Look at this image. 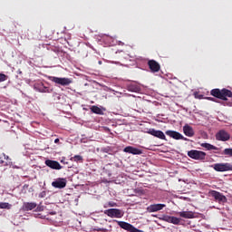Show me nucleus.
<instances>
[{
	"label": "nucleus",
	"mask_w": 232,
	"mask_h": 232,
	"mask_svg": "<svg viewBox=\"0 0 232 232\" xmlns=\"http://www.w3.org/2000/svg\"><path fill=\"white\" fill-rule=\"evenodd\" d=\"M118 226H120V227H121V229H125L126 231H130V232H144L142 230H140L139 228L133 227V225L128 223V222H124V221H116Z\"/></svg>",
	"instance_id": "5"
},
{
	"label": "nucleus",
	"mask_w": 232,
	"mask_h": 232,
	"mask_svg": "<svg viewBox=\"0 0 232 232\" xmlns=\"http://www.w3.org/2000/svg\"><path fill=\"white\" fill-rule=\"evenodd\" d=\"M8 79V76H6L5 73H0V82H5Z\"/></svg>",
	"instance_id": "26"
},
{
	"label": "nucleus",
	"mask_w": 232,
	"mask_h": 232,
	"mask_svg": "<svg viewBox=\"0 0 232 232\" xmlns=\"http://www.w3.org/2000/svg\"><path fill=\"white\" fill-rule=\"evenodd\" d=\"M149 135H152V137H157V139H160L161 140H166V135L162 130H157L155 129H149L147 130Z\"/></svg>",
	"instance_id": "9"
},
{
	"label": "nucleus",
	"mask_w": 232,
	"mask_h": 232,
	"mask_svg": "<svg viewBox=\"0 0 232 232\" xmlns=\"http://www.w3.org/2000/svg\"><path fill=\"white\" fill-rule=\"evenodd\" d=\"M166 135L171 137V139H175V140H188V139L184 138L180 132H177L175 130H167Z\"/></svg>",
	"instance_id": "10"
},
{
	"label": "nucleus",
	"mask_w": 232,
	"mask_h": 232,
	"mask_svg": "<svg viewBox=\"0 0 232 232\" xmlns=\"http://www.w3.org/2000/svg\"><path fill=\"white\" fill-rule=\"evenodd\" d=\"M231 139V135L229 132L220 130L216 133V140H220L221 142H227V140H229Z\"/></svg>",
	"instance_id": "7"
},
{
	"label": "nucleus",
	"mask_w": 232,
	"mask_h": 232,
	"mask_svg": "<svg viewBox=\"0 0 232 232\" xmlns=\"http://www.w3.org/2000/svg\"><path fill=\"white\" fill-rule=\"evenodd\" d=\"M165 220L169 224H174L175 226H179V224H180L181 219L180 218H177V217H167Z\"/></svg>",
	"instance_id": "20"
},
{
	"label": "nucleus",
	"mask_w": 232,
	"mask_h": 232,
	"mask_svg": "<svg viewBox=\"0 0 232 232\" xmlns=\"http://www.w3.org/2000/svg\"><path fill=\"white\" fill-rule=\"evenodd\" d=\"M109 206L111 208H115V206H117V204H115L114 202H109Z\"/></svg>",
	"instance_id": "29"
},
{
	"label": "nucleus",
	"mask_w": 232,
	"mask_h": 232,
	"mask_svg": "<svg viewBox=\"0 0 232 232\" xmlns=\"http://www.w3.org/2000/svg\"><path fill=\"white\" fill-rule=\"evenodd\" d=\"M213 169L215 171H232V165L231 163H216L213 165Z\"/></svg>",
	"instance_id": "6"
},
{
	"label": "nucleus",
	"mask_w": 232,
	"mask_h": 232,
	"mask_svg": "<svg viewBox=\"0 0 232 232\" xmlns=\"http://www.w3.org/2000/svg\"><path fill=\"white\" fill-rule=\"evenodd\" d=\"M35 208H37V203L35 202H24L21 210L32 211V209H35Z\"/></svg>",
	"instance_id": "14"
},
{
	"label": "nucleus",
	"mask_w": 232,
	"mask_h": 232,
	"mask_svg": "<svg viewBox=\"0 0 232 232\" xmlns=\"http://www.w3.org/2000/svg\"><path fill=\"white\" fill-rule=\"evenodd\" d=\"M53 188H56L58 189H63V188H66V179H58L52 183Z\"/></svg>",
	"instance_id": "15"
},
{
	"label": "nucleus",
	"mask_w": 232,
	"mask_h": 232,
	"mask_svg": "<svg viewBox=\"0 0 232 232\" xmlns=\"http://www.w3.org/2000/svg\"><path fill=\"white\" fill-rule=\"evenodd\" d=\"M45 166H48V168H51V169H63V166H61L59 161L52 160H46Z\"/></svg>",
	"instance_id": "12"
},
{
	"label": "nucleus",
	"mask_w": 232,
	"mask_h": 232,
	"mask_svg": "<svg viewBox=\"0 0 232 232\" xmlns=\"http://www.w3.org/2000/svg\"><path fill=\"white\" fill-rule=\"evenodd\" d=\"M210 197H213L215 198V200H217L218 202H227V198H226V196H224L222 193L217 191V190H211L209 192Z\"/></svg>",
	"instance_id": "8"
},
{
	"label": "nucleus",
	"mask_w": 232,
	"mask_h": 232,
	"mask_svg": "<svg viewBox=\"0 0 232 232\" xmlns=\"http://www.w3.org/2000/svg\"><path fill=\"white\" fill-rule=\"evenodd\" d=\"M124 153H130L131 155H142V150L135 147L128 146L123 149Z\"/></svg>",
	"instance_id": "13"
},
{
	"label": "nucleus",
	"mask_w": 232,
	"mask_h": 232,
	"mask_svg": "<svg viewBox=\"0 0 232 232\" xmlns=\"http://www.w3.org/2000/svg\"><path fill=\"white\" fill-rule=\"evenodd\" d=\"M149 66L151 72H159L160 70V65L155 60L149 61Z\"/></svg>",
	"instance_id": "19"
},
{
	"label": "nucleus",
	"mask_w": 232,
	"mask_h": 232,
	"mask_svg": "<svg viewBox=\"0 0 232 232\" xmlns=\"http://www.w3.org/2000/svg\"><path fill=\"white\" fill-rule=\"evenodd\" d=\"M91 111H92V113H96L97 115H102V109L97 106H92L91 108Z\"/></svg>",
	"instance_id": "22"
},
{
	"label": "nucleus",
	"mask_w": 232,
	"mask_h": 232,
	"mask_svg": "<svg viewBox=\"0 0 232 232\" xmlns=\"http://www.w3.org/2000/svg\"><path fill=\"white\" fill-rule=\"evenodd\" d=\"M202 148H205V150H208V151H211V150H218L215 145H212L210 143H202Z\"/></svg>",
	"instance_id": "21"
},
{
	"label": "nucleus",
	"mask_w": 232,
	"mask_h": 232,
	"mask_svg": "<svg viewBox=\"0 0 232 232\" xmlns=\"http://www.w3.org/2000/svg\"><path fill=\"white\" fill-rule=\"evenodd\" d=\"M104 213L111 218H122L124 217V211L118 208H109Z\"/></svg>",
	"instance_id": "2"
},
{
	"label": "nucleus",
	"mask_w": 232,
	"mask_h": 232,
	"mask_svg": "<svg viewBox=\"0 0 232 232\" xmlns=\"http://www.w3.org/2000/svg\"><path fill=\"white\" fill-rule=\"evenodd\" d=\"M50 81L54 82L55 84H59L60 86H70L72 84V79L70 78H59L55 76H50Z\"/></svg>",
	"instance_id": "3"
},
{
	"label": "nucleus",
	"mask_w": 232,
	"mask_h": 232,
	"mask_svg": "<svg viewBox=\"0 0 232 232\" xmlns=\"http://www.w3.org/2000/svg\"><path fill=\"white\" fill-rule=\"evenodd\" d=\"M36 211H44V207L39 205V206L36 208Z\"/></svg>",
	"instance_id": "27"
},
{
	"label": "nucleus",
	"mask_w": 232,
	"mask_h": 232,
	"mask_svg": "<svg viewBox=\"0 0 232 232\" xmlns=\"http://www.w3.org/2000/svg\"><path fill=\"white\" fill-rule=\"evenodd\" d=\"M72 160H74V162H81L82 160V156L81 155H75L72 158Z\"/></svg>",
	"instance_id": "25"
},
{
	"label": "nucleus",
	"mask_w": 232,
	"mask_h": 232,
	"mask_svg": "<svg viewBox=\"0 0 232 232\" xmlns=\"http://www.w3.org/2000/svg\"><path fill=\"white\" fill-rule=\"evenodd\" d=\"M211 95L213 97H217L218 99H221L222 101H227V97H232V92L229 90H222L214 89L211 91Z\"/></svg>",
	"instance_id": "1"
},
{
	"label": "nucleus",
	"mask_w": 232,
	"mask_h": 232,
	"mask_svg": "<svg viewBox=\"0 0 232 232\" xmlns=\"http://www.w3.org/2000/svg\"><path fill=\"white\" fill-rule=\"evenodd\" d=\"M208 101H215V98H208Z\"/></svg>",
	"instance_id": "32"
},
{
	"label": "nucleus",
	"mask_w": 232,
	"mask_h": 232,
	"mask_svg": "<svg viewBox=\"0 0 232 232\" xmlns=\"http://www.w3.org/2000/svg\"><path fill=\"white\" fill-rule=\"evenodd\" d=\"M166 208V204H153L147 208L149 213H157V211H162Z\"/></svg>",
	"instance_id": "11"
},
{
	"label": "nucleus",
	"mask_w": 232,
	"mask_h": 232,
	"mask_svg": "<svg viewBox=\"0 0 232 232\" xmlns=\"http://www.w3.org/2000/svg\"><path fill=\"white\" fill-rule=\"evenodd\" d=\"M0 163L2 166H12V160H10V157L5 153H3L0 157Z\"/></svg>",
	"instance_id": "17"
},
{
	"label": "nucleus",
	"mask_w": 232,
	"mask_h": 232,
	"mask_svg": "<svg viewBox=\"0 0 232 232\" xmlns=\"http://www.w3.org/2000/svg\"><path fill=\"white\" fill-rule=\"evenodd\" d=\"M40 198H44L46 197V192L43 191L42 193L39 194Z\"/></svg>",
	"instance_id": "28"
},
{
	"label": "nucleus",
	"mask_w": 232,
	"mask_h": 232,
	"mask_svg": "<svg viewBox=\"0 0 232 232\" xmlns=\"http://www.w3.org/2000/svg\"><path fill=\"white\" fill-rule=\"evenodd\" d=\"M188 156L194 160H204L206 159V152L192 150L188 152Z\"/></svg>",
	"instance_id": "4"
},
{
	"label": "nucleus",
	"mask_w": 232,
	"mask_h": 232,
	"mask_svg": "<svg viewBox=\"0 0 232 232\" xmlns=\"http://www.w3.org/2000/svg\"><path fill=\"white\" fill-rule=\"evenodd\" d=\"M98 231H103V232H106V231H108V229H106V228H99V229H98Z\"/></svg>",
	"instance_id": "30"
},
{
	"label": "nucleus",
	"mask_w": 232,
	"mask_h": 232,
	"mask_svg": "<svg viewBox=\"0 0 232 232\" xmlns=\"http://www.w3.org/2000/svg\"><path fill=\"white\" fill-rule=\"evenodd\" d=\"M183 133L187 137H193V135H195V130H193V127L189 126L188 124H185L183 127Z\"/></svg>",
	"instance_id": "16"
},
{
	"label": "nucleus",
	"mask_w": 232,
	"mask_h": 232,
	"mask_svg": "<svg viewBox=\"0 0 232 232\" xmlns=\"http://www.w3.org/2000/svg\"><path fill=\"white\" fill-rule=\"evenodd\" d=\"M59 142V139L54 140V143L57 144Z\"/></svg>",
	"instance_id": "31"
},
{
	"label": "nucleus",
	"mask_w": 232,
	"mask_h": 232,
	"mask_svg": "<svg viewBox=\"0 0 232 232\" xmlns=\"http://www.w3.org/2000/svg\"><path fill=\"white\" fill-rule=\"evenodd\" d=\"M223 155H227V157H232V149H225L223 150Z\"/></svg>",
	"instance_id": "24"
},
{
	"label": "nucleus",
	"mask_w": 232,
	"mask_h": 232,
	"mask_svg": "<svg viewBox=\"0 0 232 232\" xmlns=\"http://www.w3.org/2000/svg\"><path fill=\"white\" fill-rule=\"evenodd\" d=\"M102 62H99V64H102Z\"/></svg>",
	"instance_id": "33"
},
{
	"label": "nucleus",
	"mask_w": 232,
	"mask_h": 232,
	"mask_svg": "<svg viewBox=\"0 0 232 232\" xmlns=\"http://www.w3.org/2000/svg\"><path fill=\"white\" fill-rule=\"evenodd\" d=\"M177 215L181 217V218H195V213L192 211H180L177 212Z\"/></svg>",
	"instance_id": "18"
},
{
	"label": "nucleus",
	"mask_w": 232,
	"mask_h": 232,
	"mask_svg": "<svg viewBox=\"0 0 232 232\" xmlns=\"http://www.w3.org/2000/svg\"><path fill=\"white\" fill-rule=\"evenodd\" d=\"M12 205L6 202H0V209H11Z\"/></svg>",
	"instance_id": "23"
}]
</instances>
